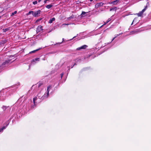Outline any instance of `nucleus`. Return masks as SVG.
Here are the masks:
<instances>
[{"instance_id":"obj_1","label":"nucleus","mask_w":151,"mask_h":151,"mask_svg":"<svg viewBox=\"0 0 151 151\" xmlns=\"http://www.w3.org/2000/svg\"><path fill=\"white\" fill-rule=\"evenodd\" d=\"M51 88V86H48L46 92L43 96L41 94V93H38L37 95V96L39 99H40L42 100L47 99L49 95V92Z\"/></svg>"},{"instance_id":"obj_2","label":"nucleus","mask_w":151,"mask_h":151,"mask_svg":"<svg viewBox=\"0 0 151 151\" xmlns=\"http://www.w3.org/2000/svg\"><path fill=\"white\" fill-rule=\"evenodd\" d=\"M11 61L10 60H6L2 64V65L0 67V68H2L8 65V64L10 63Z\"/></svg>"},{"instance_id":"obj_3","label":"nucleus","mask_w":151,"mask_h":151,"mask_svg":"<svg viewBox=\"0 0 151 151\" xmlns=\"http://www.w3.org/2000/svg\"><path fill=\"white\" fill-rule=\"evenodd\" d=\"M147 8V6H146L145 8L143 9L141 11H140L138 13H136L135 15H137L138 17H141L143 14L144 12L146 10Z\"/></svg>"},{"instance_id":"obj_4","label":"nucleus","mask_w":151,"mask_h":151,"mask_svg":"<svg viewBox=\"0 0 151 151\" xmlns=\"http://www.w3.org/2000/svg\"><path fill=\"white\" fill-rule=\"evenodd\" d=\"M41 11L40 10H38L36 12H34L32 14V15L35 17H37L39 16V15L41 13Z\"/></svg>"},{"instance_id":"obj_5","label":"nucleus","mask_w":151,"mask_h":151,"mask_svg":"<svg viewBox=\"0 0 151 151\" xmlns=\"http://www.w3.org/2000/svg\"><path fill=\"white\" fill-rule=\"evenodd\" d=\"M43 29H42V27L41 25H39L37 27V33H38L39 32H40L42 31Z\"/></svg>"},{"instance_id":"obj_6","label":"nucleus","mask_w":151,"mask_h":151,"mask_svg":"<svg viewBox=\"0 0 151 151\" xmlns=\"http://www.w3.org/2000/svg\"><path fill=\"white\" fill-rule=\"evenodd\" d=\"M37 97H35L33 99V101L34 105L33 106H32V108H34L36 106V103L35 102V101L37 100Z\"/></svg>"},{"instance_id":"obj_7","label":"nucleus","mask_w":151,"mask_h":151,"mask_svg":"<svg viewBox=\"0 0 151 151\" xmlns=\"http://www.w3.org/2000/svg\"><path fill=\"white\" fill-rule=\"evenodd\" d=\"M87 47V46L86 45H84L81 47H80L78 48H77V50H80L82 49H85Z\"/></svg>"},{"instance_id":"obj_8","label":"nucleus","mask_w":151,"mask_h":151,"mask_svg":"<svg viewBox=\"0 0 151 151\" xmlns=\"http://www.w3.org/2000/svg\"><path fill=\"white\" fill-rule=\"evenodd\" d=\"M40 60V58H36L35 59H34L32 60V63H33L34 62H35L36 63V61H39Z\"/></svg>"},{"instance_id":"obj_9","label":"nucleus","mask_w":151,"mask_h":151,"mask_svg":"<svg viewBox=\"0 0 151 151\" xmlns=\"http://www.w3.org/2000/svg\"><path fill=\"white\" fill-rule=\"evenodd\" d=\"M120 2V0H115L113 1L114 5H116L119 3Z\"/></svg>"},{"instance_id":"obj_10","label":"nucleus","mask_w":151,"mask_h":151,"mask_svg":"<svg viewBox=\"0 0 151 151\" xmlns=\"http://www.w3.org/2000/svg\"><path fill=\"white\" fill-rule=\"evenodd\" d=\"M55 20V18L54 17L52 18L49 20V23L50 24L52 23L53 21Z\"/></svg>"},{"instance_id":"obj_11","label":"nucleus","mask_w":151,"mask_h":151,"mask_svg":"<svg viewBox=\"0 0 151 151\" xmlns=\"http://www.w3.org/2000/svg\"><path fill=\"white\" fill-rule=\"evenodd\" d=\"M7 126L6 125V126L3 127L2 128L0 129V132H2L3 130L6 129Z\"/></svg>"},{"instance_id":"obj_12","label":"nucleus","mask_w":151,"mask_h":151,"mask_svg":"<svg viewBox=\"0 0 151 151\" xmlns=\"http://www.w3.org/2000/svg\"><path fill=\"white\" fill-rule=\"evenodd\" d=\"M53 6V5H52V4H49V5H47L46 6V7L48 9H50L51 7H52V6Z\"/></svg>"},{"instance_id":"obj_13","label":"nucleus","mask_w":151,"mask_h":151,"mask_svg":"<svg viewBox=\"0 0 151 151\" xmlns=\"http://www.w3.org/2000/svg\"><path fill=\"white\" fill-rule=\"evenodd\" d=\"M142 31V30L140 29H138L137 30H136V31H134L133 32H134V33H137L138 32H141Z\"/></svg>"},{"instance_id":"obj_14","label":"nucleus","mask_w":151,"mask_h":151,"mask_svg":"<svg viewBox=\"0 0 151 151\" xmlns=\"http://www.w3.org/2000/svg\"><path fill=\"white\" fill-rule=\"evenodd\" d=\"M69 24H63L61 26V28H63L64 27H65V25H68Z\"/></svg>"},{"instance_id":"obj_15","label":"nucleus","mask_w":151,"mask_h":151,"mask_svg":"<svg viewBox=\"0 0 151 151\" xmlns=\"http://www.w3.org/2000/svg\"><path fill=\"white\" fill-rule=\"evenodd\" d=\"M41 48H40V49H37V50H33V51H32L30 52H29V53H34L35 52L38 50H39Z\"/></svg>"},{"instance_id":"obj_16","label":"nucleus","mask_w":151,"mask_h":151,"mask_svg":"<svg viewBox=\"0 0 151 151\" xmlns=\"http://www.w3.org/2000/svg\"><path fill=\"white\" fill-rule=\"evenodd\" d=\"M116 7H114V8H111L110 9V11H112L113 10H116Z\"/></svg>"},{"instance_id":"obj_17","label":"nucleus","mask_w":151,"mask_h":151,"mask_svg":"<svg viewBox=\"0 0 151 151\" xmlns=\"http://www.w3.org/2000/svg\"><path fill=\"white\" fill-rule=\"evenodd\" d=\"M86 13V12H82V13L81 14V17H83V15L85 14Z\"/></svg>"},{"instance_id":"obj_18","label":"nucleus","mask_w":151,"mask_h":151,"mask_svg":"<svg viewBox=\"0 0 151 151\" xmlns=\"http://www.w3.org/2000/svg\"><path fill=\"white\" fill-rule=\"evenodd\" d=\"M7 107V106H3L2 107V108L4 110H5L6 109Z\"/></svg>"},{"instance_id":"obj_19","label":"nucleus","mask_w":151,"mask_h":151,"mask_svg":"<svg viewBox=\"0 0 151 151\" xmlns=\"http://www.w3.org/2000/svg\"><path fill=\"white\" fill-rule=\"evenodd\" d=\"M33 13V11H29L28 13L27 14V15H29L30 14H32Z\"/></svg>"},{"instance_id":"obj_20","label":"nucleus","mask_w":151,"mask_h":151,"mask_svg":"<svg viewBox=\"0 0 151 151\" xmlns=\"http://www.w3.org/2000/svg\"><path fill=\"white\" fill-rule=\"evenodd\" d=\"M122 33H120L119 34H116V35H115V38H116L118 36H119V35H120L122 34Z\"/></svg>"},{"instance_id":"obj_21","label":"nucleus","mask_w":151,"mask_h":151,"mask_svg":"<svg viewBox=\"0 0 151 151\" xmlns=\"http://www.w3.org/2000/svg\"><path fill=\"white\" fill-rule=\"evenodd\" d=\"M17 13V11H15L14 12H13L11 14V16H13L15 14H16Z\"/></svg>"},{"instance_id":"obj_22","label":"nucleus","mask_w":151,"mask_h":151,"mask_svg":"<svg viewBox=\"0 0 151 151\" xmlns=\"http://www.w3.org/2000/svg\"><path fill=\"white\" fill-rule=\"evenodd\" d=\"M74 16H73V15H72V16H71V17H69L68 18V19H73V18H74Z\"/></svg>"},{"instance_id":"obj_23","label":"nucleus","mask_w":151,"mask_h":151,"mask_svg":"<svg viewBox=\"0 0 151 151\" xmlns=\"http://www.w3.org/2000/svg\"><path fill=\"white\" fill-rule=\"evenodd\" d=\"M32 3L33 4L35 5L37 3V1H33Z\"/></svg>"},{"instance_id":"obj_24","label":"nucleus","mask_w":151,"mask_h":151,"mask_svg":"<svg viewBox=\"0 0 151 151\" xmlns=\"http://www.w3.org/2000/svg\"><path fill=\"white\" fill-rule=\"evenodd\" d=\"M109 4H114V3L113 2V1L112 2H109Z\"/></svg>"},{"instance_id":"obj_25","label":"nucleus","mask_w":151,"mask_h":151,"mask_svg":"<svg viewBox=\"0 0 151 151\" xmlns=\"http://www.w3.org/2000/svg\"><path fill=\"white\" fill-rule=\"evenodd\" d=\"M111 20V19L110 18H109L108 20H107V23H108Z\"/></svg>"},{"instance_id":"obj_26","label":"nucleus","mask_w":151,"mask_h":151,"mask_svg":"<svg viewBox=\"0 0 151 151\" xmlns=\"http://www.w3.org/2000/svg\"><path fill=\"white\" fill-rule=\"evenodd\" d=\"M101 4H102V5H103V3H98V6H99V5H101Z\"/></svg>"},{"instance_id":"obj_27","label":"nucleus","mask_w":151,"mask_h":151,"mask_svg":"<svg viewBox=\"0 0 151 151\" xmlns=\"http://www.w3.org/2000/svg\"><path fill=\"white\" fill-rule=\"evenodd\" d=\"M49 1V0H45L44 1L45 3H46L47 1Z\"/></svg>"},{"instance_id":"obj_28","label":"nucleus","mask_w":151,"mask_h":151,"mask_svg":"<svg viewBox=\"0 0 151 151\" xmlns=\"http://www.w3.org/2000/svg\"><path fill=\"white\" fill-rule=\"evenodd\" d=\"M63 75V73H62L61 74V78H62Z\"/></svg>"},{"instance_id":"obj_29","label":"nucleus","mask_w":151,"mask_h":151,"mask_svg":"<svg viewBox=\"0 0 151 151\" xmlns=\"http://www.w3.org/2000/svg\"><path fill=\"white\" fill-rule=\"evenodd\" d=\"M115 38V37H114L113 39L112 40L111 42H111Z\"/></svg>"},{"instance_id":"obj_30","label":"nucleus","mask_w":151,"mask_h":151,"mask_svg":"<svg viewBox=\"0 0 151 151\" xmlns=\"http://www.w3.org/2000/svg\"><path fill=\"white\" fill-rule=\"evenodd\" d=\"M42 0H39L38 2H40Z\"/></svg>"},{"instance_id":"obj_31","label":"nucleus","mask_w":151,"mask_h":151,"mask_svg":"<svg viewBox=\"0 0 151 151\" xmlns=\"http://www.w3.org/2000/svg\"><path fill=\"white\" fill-rule=\"evenodd\" d=\"M107 23V22H106V23H105V22H104V24H103L104 25H105L106 23Z\"/></svg>"},{"instance_id":"obj_32","label":"nucleus","mask_w":151,"mask_h":151,"mask_svg":"<svg viewBox=\"0 0 151 151\" xmlns=\"http://www.w3.org/2000/svg\"><path fill=\"white\" fill-rule=\"evenodd\" d=\"M104 25H102L100 27H102Z\"/></svg>"},{"instance_id":"obj_33","label":"nucleus","mask_w":151,"mask_h":151,"mask_svg":"<svg viewBox=\"0 0 151 151\" xmlns=\"http://www.w3.org/2000/svg\"><path fill=\"white\" fill-rule=\"evenodd\" d=\"M134 20L133 21V22H132V24H131V25H132L133 24V22H134Z\"/></svg>"},{"instance_id":"obj_34","label":"nucleus","mask_w":151,"mask_h":151,"mask_svg":"<svg viewBox=\"0 0 151 151\" xmlns=\"http://www.w3.org/2000/svg\"><path fill=\"white\" fill-rule=\"evenodd\" d=\"M76 37V36H74V37H73V38H75V37Z\"/></svg>"},{"instance_id":"obj_35","label":"nucleus","mask_w":151,"mask_h":151,"mask_svg":"<svg viewBox=\"0 0 151 151\" xmlns=\"http://www.w3.org/2000/svg\"><path fill=\"white\" fill-rule=\"evenodd\" d=\"M64 41V39L63 38V42Z\"/></svg>"},{"instance_id":"obj_36","label":"nucleus","mask_w":151,"mask_h":151,"mask_svg":"<svg viewBox=\"0 0 151 151\" xmlns=\"http://www.w3.org/2000/svg\"><path fill=\"white\" fill-rule=\"evenodd\" d=\"M39 21V20H37L36 21V22H38V21Z\"/></svg>"},{"instance_id":"obj_37","label":"nucleus","mask_w":151,"mask_h":151,"mask_svg":"<svg viewBox=\"0 0 151 151\" xmlns=\"http://www.w3.org/2000/svg\"><path fill=\"white\" fill-rule=\"evenodd\" d=\"M93 0H90V1H92Z\"/></svg>"},{"instance_id":"obj_38","label":"nucleus","mask_w":151,"mask_h":151,"mask_svg":"<svg viewBox=\"0 0 151 151\" xmlns=\"http://www.w3.org/2000/svg\"><path fill=\"white\" fill-rule=\"evenodd\" d=\"M72 39H70V40H72Z\"/></svg>"},{"instance_id":"obj_39","label":"nucleus","mask_w":151,"mask_h":151,"mask_svg":"<svg viewBox=\"0 0 151 151\" xmlns=\"http://www.w3.org/2000/svg\"><path fill=\"white\" fill-rule=\"evenodd\" d=\"M13 57V56H12V55H11V56H10V57Z\"/></svg>"},{"instance_id":"obj_40","label":"nucleus","mask_w":151,"mask_h":151,"mask_svg":"<svg viewBox=\"0 0 151 151\" xmlns=\"http://www.w3.org/2000/svg\"><path fill=\"white\" fill-rule=\"evenodd\" d=\"M7 30L6 29H5V31H6Z\"/></svg>"},{"instance_id":"obj_41","label":"nucleus","mask_w":151,"mask_h":151,"mask_svg":"<svg viewBox=\"0 0 151 151\" xmlns=\"http://www.w3.org/2000/svg\"><path fill=\"white\" fill-rule=\"evenodd\" d=\"M96 5H95V6H96Z\"/></svg>"},{"instance_id":"obj_42","label":"nucleus","mask_w":151,"mask_h":151,"mask_svg":"<svg viewBox=\"0 0 151 151\" xmlns=\"http://www.w3.org/2000/svg\"><path fill=\"white\" fill-rule=\"evenodd\" d=\"M43 60H45V59H43Z\"/></svg>"},{"instance_id":"obj_43","label":"nucleus","mask_w":151,"mask_h":151,"mask_svg":"<svg viewBox=\"0 0 151 151\" xmlns=\"http://www.w3.org/2000/svg\"><path fill=\"white\" fill-rule=\"evenodd\" d=\"M76 64L75 63V64H74V65H75Z\"/></svg>"},{"instance_id":"obj_44","label":"nucleus","mask_w":151,"mask_h":151,"mask_svg":"<svg viewBox=\"0 0 151 151\" xmlns=\"http://www.w3.org/2000/svg\"><path fill=\"white\" fill-rule=\"evenodd\" d=\"M1 18V16H0V18Z\"/></svg>"}]
</instances>
